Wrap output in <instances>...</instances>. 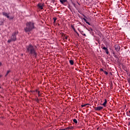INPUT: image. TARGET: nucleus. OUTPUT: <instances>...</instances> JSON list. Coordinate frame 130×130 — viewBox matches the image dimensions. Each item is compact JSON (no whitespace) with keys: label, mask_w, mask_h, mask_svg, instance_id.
I'll list each match as a JSON object with an SVG mask.
<instances>
[{"label":"nucleus","mask_w":130,"mask_h":130,"mask_svg":"<svg viewBox=\"0 0 130 130\" xmlns=\"http://www.w3.org/2000/svg\"><path fill=\"white\" fill-rule=\"evenodd\" d=\"M2 15H3L4 17H7L8 19H9V20H13V19H14V17L10 16V14L7 13V12H3Z\"/></svg>","instance_id":"20e7f679"},{"label":"nucleus","mask_w":130,"mask_h":130,"mask_svg":"<svg viewBox=\"0 0 130 130\" xmlns=\"http://www.w3.org/2000/svg\"><path fill=\"white\" fill-rule=\"evenodd\" d=\"M83 17H84V18H83V19L84 21H85V23H86V24H88V25H91V24H90L89 22H88L87 19H87V17H86L84 15H83Z\"/></svg>","instance_id":"39448f33"},{"label":"nucleus","mask_w":130,"mask_h":130,"mask_svg":"<svg viewBox=\"0 0 130 130\" xmlns=\"http://www.w3.org/2000/svg\"><path fill=\"white\" fill-rule=\"evenodd\" d=\"M2 66V62H0V67Z\"/></svg>","instance_id":"b1692460"},{"label":"nucleus","mask_w":130,"mask_h":130,"mask_svg":"<svg viewBox=\"0 0 130 130\" xmlns=\"http://www.w3.org/2000/svg\"><path fill=\"white\" fill-rule=\"evenodd\" d=\"M4 24V22H0V25H3Z\"/></svg>","instance_id":"412c9836"},{"label":"nucleus","mask_w":130,"mask_h":130,"mask_svg":"<svg viewBox=\"0 0 130 130\" xmlns=\"http://www.w3.org/2000/svg\"><path fill=\"white\" fill-rule=\"evenodd\" d=\"M69 62L71 66H73L74 64V61L73 60H70L69 61Z\"/></svg>","instance_id":"1a4fd4ad"},{"label":"nucleus","mask_w":130,"mask_h":130,"mask_svg":"<svg viewBox=\"0 0 130 130\" xmlns=\"http://www.w3.org/2000/svg\"><path fill=\"white\" fill-rule=\"evenodd\" d=\"M115 49L117 51H119V49H120V47L117 46V47L115 48Z\"/></svg>","instance_id":"9d476101"},{"label":"nucleus","mask_w":130,"mask_h":130,"mask_svg":"<svg viewBox=\"0 0 130 130\" xmlns=\"http://www.w3.org/2000/svg\"><path fill=\"white\" fill-rule=\"evenodd\" d=\"M74 127L73 126H71V127H68V129H73Z\"/></svg>","instance_id":"dca6fc26"},{"label":"nucleus","mask_w":130,"mask_h":130,"mask_svg":"<svg viewBox=\"0 0 130 130\" xmlns=\"http://www.w3.org/2000/svg\"><path fill=\"white\" fill-rule=\"evenodd\" d=\"M53 20H54V23H55L57 19H56V18L54 17V18H53Z\"/></svg>","instance_id":"f3484780"},{"label":"nucleus","mask_w":130,"mask_h":130,"mask_svg":"<svg viewBox=\"0 0 130 130\" xmlns=\"http://www.w3.org/2000/svg\"><path fill=\"white\" fill-rule=\"evenodd\" d=\"M52 2H55V0H52Z\"/></svg>","instance_id":"a878e982"},{"label":"nucleus","mask_w":130,"mask_h":130,"mask_svg":"<svg viewBox=\"0 0 130 130\" xmlns=\"http://www.w3.org/2000/svg\"><path fill=\"white\" fill-rule=\"evenodd\" d=\"M105 52L106 53H107V54H109V51H108V49H107L106 50H105Z\"/></svg>","instance_id":"4468645a"},{"label":"nucleus","mask_w":130,"mask_h":130,"mask_svg":"<svg viewBox=\"0 0 130 130\" xmlns=\"http://www.w3.org/2000/svg\"><path fill=\"white\" fill-rule=\"evenodd\" d=\"M17 35H18V31H15L12 33L10 39L7 41L8 43H11V42H15L17 40Z\"/></svg>","instance_id":"7ed1b4c3"},{"label":"nucleus","mask_w":130,"mask_h":130,"mask_svg":"<svg viewBox=\"0 0 130 130\" xmlns=\"http://www.w3.org/2000/svg\"><path fill=\"white\" fill-rule=\"evenodd\" d=\"M100 71H102V72H104V70H103V69H100Z\"/></svg>","instance_id":"5701e85b"},{"label":"nucleus","mask_w":130,"mask_h":130,"mask_svg":"<svg viewBox=\"0 0 130 130\" xmlns=\"http://www.w3.org/2000/svg\"><path fill=\"white\" fill-rule=\"evenodd\" d=\"M10 72H11L10 71H8L7 72V75H9Z\"/></svg>","instance_id":"6ab92c4d"},{"label":"nucleus","mask_w":130,"mask_h":130,"mask_svg":"<svg viewBox=\"0 0 130 130\" xmlns=\"http://www.w3.org/2000/svg\"><path fill=\"white\" fill-rule=\"evenodd\" d=\"M104 73L105 75H108V73L106 71H104Z\"/></svg>","instance_id":"a211bd4d"},{"label":"nucleus","mask_w":130,"mask_h":130,"mask_svg":"<svg viewBox=\"0 0 130 130\" xmlns=\"http://www.w3.org/2000/svg\"><path fill=\"white\" fill-rule=\"evenodd\" d=\"M87 106V105H81L82 107H85V106Z\"/></svg>","instance_id":"aec40b11"},{"label":"nucleus","mask_w":130,"mask_h":130,"mask_svg":"<svg viewBox=\"0 0 130 130\" xmlns=\"http://www.w3.org/2000/svg\"><path fill=\"white\" fill-rule=\"evenodd\" d=\"M67 2V0H60V2L61 4H63V3H66Z\"/></svg>","instance_id":"9b49d317"},{"label":"nucleus","mask_w":130,"mask_h":130,"mask_svg":"<svg viewBox=\"0 0 130 130\" xmlns=\"http://www.w3.org/2000/svg\"><path fill=\"white\" fill-rule=\"evenodd\" d=\"M26 27L24 28L25 32H30L33 29H35L34 23L29 22L26 23Z\"/></svg>","instance_id":"f03ea898"},{"label":"nucleus","mask_w":130,"mask_h":130,"mask_svg":"<svg viewBox=\"0 0 130 130\" xmlns=\"http://www.w3.org/2000/svg\"><path fill=\"white\" fill-rule=\"evenodd\" d=\"M107 104V100H106V99H105L104 103L103 104V105L104 106V107H106Z\"/></svg>","instance_id":"6e6552de"},{"label":"nucleus","mask_w":130,"mask_h":130,"mask_svg":"<svg viewBox=\"0 0 130 130\" xmlns=\"http://www.w3.org/2000/svg\"><path fill=\"white\" fill-rule=\"evenodd\" d=\"M73 121L75 122V123H78V120H77L76 119H74Z\"/></svg>","instance_id":"ddd939ff"},{"label":"nucleus","mask_w":130,"mask_h":130,"mask_svg":"<svg viewBox=\"0 0 130 130\" xmlns=\"http://www.w3.org/2000/svg\"><path fill=\"white\" fill-rule=\"evenodd\" d=\"M38 6L39 9H41V10H43V7H44V5H43V4H39Z\"/></svg>","instance_id":"0eeeda50"},{"label":"nucleus","mask_w":130,"mask_h":130,"mask_svg":"<svg viewBox=\"0 0 130 130\" xmlns=\"http://www.w3.org/2000/svg\"><path fill=\"white\" fill-rule=\"evenodd\" d=\"M2 77V75H0V78Z\"/></svg>","instance_id":"bb28decb"},{"label":"nucleus","mask_w":130,"mask_h":130,"mask_svg":"<svg viewBox=\"0 0 130 130\" xmlns=\"http://www.w3.org/2000/svg\"><path fill=\"white\" fill-rule=\"evenodd\" d=\"M82 35L83 36H85V37H86V34H82Z\"/></svg>","instance_id":"4be33fe9"},{"label":"nucleus","mask_w":130,"mask_h":130,"mask_svg":"<svg viewBox=\"0 0 130 130\" xmlns=\"http://www.w3.org/2000/svg\"><path fill=\"white\" fill-rule=\"evenodd\" d=\"M72 28L73 29L74 31L76 32V34H77V35H79V34L78 33V32H77V31H76V29H75V27H74V26H72Z\"/></svg>","instance_id":"f8f14e48"},{"label":"nucleus","mask_w":130,"mask_h":130,"mask_svg":"<svg viewBox=\"0 0 130 130\" xmlns=\"http://www.w3.org/2000/svg\"><path fill=\"white\" fill-rule=\"evenodd\" d=\"M8 76V75H7V73L5 75V77H7Z\"/></svg>","instance_id":"393cba45"},{"label":"nucleus","mask_w":130,"mask_h":130,"mask_svg":"<svg viewBox=\"0 0 130 130\" xmlns=\"http://www.w3.org/2000/svg\"><path fill=\"white\" fill-rule=\"evenodd\" d=\"M103 109V107H97L95 108V110L99 111V110H102Z\"/></svg>","instance_id":"423d86ee"},{"label":"nucleus","mask_w":130,"mask_h":130,"mask_svg":"<svg viewBox=\"0 0 130 130\" xmlns=\"http://www.w3.org/2000/svg\"><path fill=\"white\" fill-rule=\"evenodd\" d=\"M26 52L34 56V57H36V56H37V53H36L35 48L32 45H29L26 47Z\"/></svg>","instance_id":"f257e3e1"},{"label":"nucleus","mask_w":130,"mask_h":130,"mask_svg":"<svg viewBox=\"0 0 130 130\" xmlns=\"http://www.w3.org/2000/svg\"><path fill=\"white\" fill-rule=\"evenodd\" d=\"M101 47H102V49H104V50H106L107 49V48H106L105 47L102 46Z\"/></svg>","instance_id":"2eb2a0df"},{"label":"nucleus","mask_w":130,"mask_h":130,"mask_svg":"<svg viewBox=\"0 0 130 130\" xmlns=\"http://www.w3.org/2000/svg\"><path fill=\"white\" fill-rule=\"evenodd\" d=\"M129 113H130V111H129Z\"/></svg>","instance_id":"cd10ccee"}]
</instances>
